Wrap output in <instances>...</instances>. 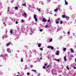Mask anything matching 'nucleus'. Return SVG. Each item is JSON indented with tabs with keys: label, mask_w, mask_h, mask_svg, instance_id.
Returning <instances> with one entry per match:
<instances>
[{
	"label": "nucleus",
	"mask_w": 76,
	"mask_h": 76,
	"mask_svg": "<svg viewBox=\"0 0 76 76\" xmlns=\"http://www.w3.org/2000/svg\"><path fill=\"white\" fill-rule=\"evenodd\" d=\"M33 67V66H32V65H31L30 66V67Z\"/></svg>",
	"instance_id": "72a5a7b5"
},
{
	"label": "nucleus",
	"mask_w": 76,
	"mask_h": 76,
	"mask_svg": "<svg viewBox=\"0 0 76 76\" xmlns=\"http://www.w3.org/2000/svg\"><path fill=\"white\" fill-rule=\"evenodd\" d=\"M59 60H60V59H57L56 60V61H59Z\"/></svg>",
	"instance_id": "7c9ffc66"
},
{
	"label": "nucleus",
	"mask_w": 76,
	"mask_h": 76,
	"mask_svg": "<svg viewBox=\"0 0 76 76\" xmlns=\"http://www.w3.org/2000/svg\"><path fill=\"white\" fill-rule=\"evenodd\" d=\"M56 55H57L58 56L59 55V51L58 50L56 52Z\"/></svg>",
	"instance_id": "20e7f679"
},
{
	"label": "nucleus",
	"mask_w": 76,
	"mask_h": 76,
	"mask_svg": "<svg viewBox=\"0 0 76 76\" xmlns=\"http://www.w3.org/2000/svg\"><path fill=\"white\" fill-rule=\"evenodd\" d=\"M39 50L41 51H42V50H43V48H39Z\"/></svg>",
	"instance_id": "dca6fc26"
},
{
	"label": "nucleus",
	"mask_w": 76,
	"mask_h": 76,
	"mask_svg": "<svg viewBox=\"0 0 76 76\" xmlns=\"http://www.w3.org/2000/svg\"><path fill=\"white\" fill-rule=\"evenodd\" d=\"M48 26L47 25H45V28H48Z\"/></svg>",
	"instance_id": "5701e85b"
},
{
	"label": "nucleus",
	"mask_w": 76,
	"mask_h": 76,
	"mask_svg": "<svg viewBox=\"0 0 76 76\" xmlns=\"http://www.w3.org/2000/svg\"><path fill=\"white\" fill-rule=\"evenodd\" d=\"M45 66H47V64H45Z\"/></svg>",
	"instance_id": "58836bf2"
},
{
	"label": "nucleus",
	"mask_w": 76,
	"mask_h": 76,
	"mask_svg": "<svg viewBox=\"0 0 76 76\" xmlns=\"http://www.w3.org/2000/svg\"><path fill=\"white\" fill-rule=\"evenodd\" d=\"M49 0V1H50V0Z\"/></svg>",
	"instance_id": "3c124183"
},
{
	"label": "nucleus",
	"mask_w": 76,
	"mask_h": 76,
	"mask_svg": "<svg viewBox=\"0 0 76 76\" xmlns=\"http://www.w3.org/2000/svg\"><path fill=\"white\" fill-rule=\"evenodd\" d=\"M59 23V21H56V23H57V24H58Z\"/></svg>",
	"instance_id": "4be33fe9"
},
{
	"label": "nucleus",
	"mask_w": 76,
	"mask_h": 76,
	"mask_svg": "<svg viewBox=\"0 0 76 76\" xmlns=\"http://www.w3.org/2000/svg\"><path fill=\"white\" fill-rule=\"evenodd\" d=\"M2 56H3V55H0V57H2Z\"/></svg>",
	"instance_id": "79ce46f5"
},
{
	"label": "nucleus",
	"mask_w": 76,
	"mask_h": 76,
	"mask_svg": "<svg viewBox=\"0 0 76 76\" xmlns=\"http://www.w3.org/2000/svg\"><path fill=\"white\" fill-rule=\"evenodd\" d=\"M60 76H61V75H60Z\"/></svg>",
	"instance_id": "8fccbe9b"
},
{
	"label": "nucleus",
	"mask_w": 76,
	"mask_h": 76,
	"mask_svg": "<svg viewBox=\"0 0 76 76\" xmlns=\"http://www.w3.org/2000/svg\"><path fill=\"white\" fill-rule=\"evenodd\" d=\"M48 22H50V19H48Z\"/></svg>",
	"instance_id": "c756f323"
},
{
	"label": "nucleus",
	"mask_w": 76,
	"mask_h": 76,
	"mask_svg": "<svg viewBox=\"0 0 76 76\" xmlns=\"http://www.w3.org/2000/svg\"><path fill=\"white\" fill-rule=\"evenodd\" d=\"M40 56H42V54H41V53H40Z\"/></svg>",
	"instance_id": "49530a36"
},
{
	"label": "nucleus",
	"mask_w": 76,
	"mask_h": 76,
	"mask_svg": "<svg viewBox=\"0 0 76 76\" xmlns=\"http://www.w3.org/2000/svg\"><path fill=\"white\" fill-rule=\"evenodd\" d=\"M47 48H51V50H54V47L51 46H47Z\"/></svg>",
	"instance_id": "f03ea898"
},
{
	"label": "nucleus",
	"mask_w": 76,
	"mask_h": 76,
	"mask_svg": "<svg viewBox=\"0 0 76 76\" xmlns=\"http://www.w3.org/2000/svg\"><path fill=\"white\" fill-rule=\"evenodd\" d=\"M41 44H38V47H41Z\"/></svg>",
	"instance_id": "a211bd4d"
},
{
	"label": "nucleus",
	"mask_w": 76,
	"mask_h": 76,
	"mask_svg": "<svg viewBox=\"0 0 76 76\" xmlns=\"http://www.w3.org/2000/svg\"><path fill=\"white\" fill-rule=\"evenodd\" d=\"M40 60H42V57H41L40 58Z\"/></svg>",
	"instance_id": "37998d69"
},
{
	"label": "nucleus",
	"mask_w": 76,
	"mask_h": 76,
	"mask_svg": "<svg viewBox=\"0 0 76 76\" xmlns=\"http://www.w3.org/2000/svg\"><path fill=\"white\" fill-rule=\"evenodd\" d=\"M27 75L28 76V75H29V72H27Z\"/></svg>",
	"instance_id": "c85d7f7f"
},
{
	"label": "nucleus",
	"mask_w": 76,
	"mask_h": 76,
	"mask_svg": "<svg viewBox=\"0 0 76 76\" xmlns=\"http://www.w3.org/2000/svg\"><path fill=\"white\" fill-rule=\"evenodd\" d=\"M22 15H23V16H26V15H27V14H26V13L24 12L23 13V14H22Z\"/></svg>",
	"instance_id": "6e6552de"
},
{
	"label": "nucleus",
	"mask_w": 76,
	"mask_h": 76,
	"mask_svg": "<svg viewBox=\"0 0 76 76\" xmlns=\"http://www.w3.org/2000/svg\"><path fill=\"white\" fill-rule=\"evenodd\" d=\"M18 73L19 74V75H20V73H19V72H18Z\"/></svg>",
	"instance_id": "c03bdc74"
},
{
	"label": "nucleus",
	"mask_w": 76,
	"mask_h": 76,
	"mask_svg": "<svg viewBox=\"0 0 76 76\" xmlns=\"http://www.w3.org/2000/svg\"><path fill=\"white\" fill-rule=\"evenodd\" d=\"M7 51L8 52H9V53H10V52L9 51H10V49L7 48Z\"/></svg>",
	"instance_id": "4468645a"
},
{
	"label": "nucleus",
	"mask_w": 76,
	"mask_h": 76,
	"mask_svg": "<svg viewBox=\"0 0 76 76\" xmlns=\"http://www.w3.org/2000/svg\"><path fill=\"white\" fill-rule=\"evenodd\" d=\"M64 59L65 61H66V60H67V59H66V56H65L64 57Z\"/></svg>",
	"instance_id": "f8f14e48"
},
{
	"label": "nucleus",
	"mask_w": 76,
	"mask_h": 76,
	"mask_svg": "<svg viewBox=\"0 0 76 76\" xmlns=\"http://www.w3.org/2000/svg\"><path fill=\"white\" fill-rule=\"evenodd\" d=\"M60 24H62L63 23V21L62 20H61L60 22Z\"/></svg>",
	"instance_id": "aec40b11"
},
{
	"label": "nucleus",
	"mask_w": 76,
	"mask_h": 76,
	"mask_svg": "<svg viewBox=\"0 0 76 76\" xmlns=\"http://www.w3.org/2000/svg\"><path fill=\"white\" fill-rule=\"evenodd\" d=\"M74 69H76V67H74Z\"/></svg>",
	"instance_id": "ea45409f"
},
{
	"label": "nucleus",
	"mask_w": 76,
	"mask_h": 76,
	"mask_svg": "<svg viewBox=\"0 0 76 76\" xmlns=\"http://www.w3.org/2000/svg\"><path fill=\"white\" fill-rule=\"evenodd\" d=\"M10 33L11 34H13V30H12L11 29L10 30Z\"/></svg>",
	"instance_id": "9d476101"
},
{
	"label": "nucleus",
	"mask_w": 76,
	"mask_h": 76,
	"mask_svg": "<svg viewBox=\"0 0 76 76\" xmlns=\"http://www.w3.org/2000/svg\"><path fill=\"white\" fill-rule=\"evenodd\" d=\"M60 20V18H59L58 19L56 20V21H57L58 22H59Z\"/></svg>",
	"instance_id": "423d86ee"
},
{
	"label": "nucleus",
	"mask_w": 76,
	"mask_h": 76,
	"mask_svg": "<svg viewBox=\"0 0 76 76\" xmlns=\"http://www.w3.org/2000/svg\"><path fill=\"white\" fill-rule=\"evenodd\" d=\"M53 41V39H51L50 40V42H52Z\"/></svg>",
	"instance_id": "393cba45"
},
{
	"label": "nucleus",
	"mask_w": 76,
	"mask_h": 76,
	"mask_svg": "<svg viewBox=\"0 0 76 76\" xmlns=\"http://www.w3.org/2000/svg\"><path fill=\"white\" fill-rule=\"evenodd\" d=\"M17 76H19V75H17Z\"/></svg>",
	"instance_id": "09e8293b"
},
{
	"label": "nucleus",
	"mask_w": 76,
	"mask_h": 76,
	"mask_svg": "<svg viewBox=\"0 0 76 76\" xmlns=\"http://www.w3.org/2000/svg\"><path fill=\"white\" fill-rule=\"evenodd\" d=\"M64 50V51H66V48H64L63 49Z\"/></svg>",
	"instance_id": "412c9836"
},
{
	"label": "nucleus",
	"mask_w": 76,
	"mask_h": 76,
	"mask_svg": "<svg viewBox=\"0 0 76 76\" xmlns=\"http://www.w3.org/2000/svg\"><path fill=\"white\" fill-rule=\"evenodd\" d=\"M25 22V20H23L22 19L21 21V22L22 23H23Z\"/></svg>",
	"instance_id": "ddd939ff"
},
{
	"label": "nucleus",
	"mask_w": 76,
	"mask_h": 76,
	"mask_svg": "<svg viewBox=\"0 0 76 76\" xmlns=\"http://www.w3.org/2000/svg\"><path fill=\"white\" fill-rule=\"evenodd\" d=\"M11 44V42H9L8 43H7L6 44V46L7 47H8L9 45H10Z\"/></svg>",
	"instance_id": "39448f33"
},
{
	"label": "nucleus",
	"mask_w": 76,
	"mask_h": 76,
	"mask_svg": "<svg viewBox=\"0 0 76 76\" xmlns=\"http://www.w3.org/2000/svg\"><path fill=\"white\" fill-rule=\"evenodd\" d=\"M8 12H9V10H8Z\"/></svg>",
	"instance_id": "de8ad7c7"
},
{
	"label": "nucleus",
	"mask_w": 76,
	"mask_h": 76,
	"mask_svg": "<svg viewBox=\"0 0 76 76\" xmlns=\"http://www.w3.org/2000/svg\"><path fill=\"white\" fill-rule=\"evenodd\" d=\"M58 10V9L56 8V9H55V10H54V12H57V10Z\"/></svg>",
	"instance_id": "9b49d317"
},
{
	"label": "nucleus",
	"mask_w": 76,
	"mask_h": 76,
	"mask_svg": "<svg viewBox=\"0 0 76 76\" xmlns=\"http://www.w3.org/2000/svg\"><path fill=\"white\" fill-rule=\"evenodd\" d=\"M32 71H33V72H36V70H34V69H32Z\"/></svg>",
	"instance_id": "b1692460"
},
{
	"label": "nucleus",
	"mask_w": 76,
	"mask_h": 76,
	"mask_svg": "<svg viewBox=\"0 0 76 76\" xmlns=\"http://www.w3.org/2000/svg\"><path fill=\"white\" fill-rule=\"evenodd\" d=\"M15 23L16 24H18V21H16V22H15Z\"/></svg>",
	"instance_id": "f704fd0d"
},
{
	"label": "nucleus",
	"mask_w": 76,
	"mask_h": 76,
	"mask_svg": "<svg viewBox=\"0 0 76 76\" xmlns=\"http://www.w3.org/2000/svg\"><path fill=\"white\" fill-rule=\"evenodd\" d=\"M18 7H15V9H18Z\"/></svg>",
	"instance_id": "473e14b6"
},
{
	"label": "nucleus",
	"mask_w": 76,
	"mask_h": 76,
	"mask_svg": "<svg viewBox=\"0 0 76 76\" xmlns=\"http://www.w3.org/2000/svg\"><path fill=\"white\" fill-rule=\"evenodd\" d=\"M65 18H66V19H69V18L68 16H65Z\"/></svg>",
	"instance_id": "2eb2a0df"
},
{
	"label": "nucleus",
	"mask_w": 76,
	"mask_h": 76,
	"mask_svg": "<svg viewBox=\"0 0 76 76\" xmlns=\"http://www.w3.org/2000/svg\"><path fill=\"white\" fill-rule=\"evenodd\" d=\"M75 63H76V59H75Z\"/></svg>",
	"instance_id": "a18cd8bd"
},
{
	"label": "nucleus",
	"mask_w": 76,
	"mask_h": 76,
	"mask_svg": "<svg viewBox=\"0 0 76 76\" xmlns=\"http://www.w3.org/2000/svg\"><path fill=\"white\" fill-rule=\"evenodd\" d=\"M11 14H12V15H13V14H14V12H12L11 13Z\"/></svg>",
	"instance_id": "a19ab883"
},
{
	"label": "nucleus",
	"mask_w": 76,
	"mask_h": 76,
	"mask_svg": "<svg viewBox=\"0 0 76 76\" xmlns=\"http://www.w3.org/2000/svg\"><path fill=\"white\" fill-rule=\"evenodd\" d=\"M70 50L71 51V53H74V50H73V48L70 49Z\"/></svg>",
	"instance_id": "0eeeda50"
},
{
	"label": "nucleus",
	"mask_w": 76,
	"mask_h": 76,
	"mask_svg": "<svg viewBox=\"0 0 76 76\" xmlns=\"http://www.w3.org/2000/svg\"><path fill=\"white\" fill-rule=\"evenodd\" d=\"M21 62H23V58H21Z\"/></svg>",
	"instance_id": "6ab92c4d"
},
{
	"label": "nucleus",
	"mask_w": 76,
	"mask_h": 76,
	"mask_svg": "<svg viewBox=\"0 0 76 76\" xmlns=\"http://www.w3.org/2000/svg\"><path fill=\"white\" fill-rule=\"evenodd\" d=\"M42 21L44 22H47V19L45 18H42Z\"/></svg>",
	"instance_id": "7ed1b4c3"
},
{
	"label": "nucleus",
	"mask_w": 76,
	"mask_h": 76,
	"mask_svg": "<svg viewBox=\"0 0 76 76\" xmlns=\"http://www.w3.org/2000/svg\"><path fill=\"white\" fill-rule=\"evenodd\" d=\"M43 69H45V66H44L43 67Z\"/></svg>",
	"instance_id": "2f4dec72"
},
{
	"label": "nucleus",
	"mask_w": 76,
	"mask_h": 76,
	"mask_svg": "<svg viewBox=\"0 0 76 76\" xmlns=\"http://www.w3.org/2000/svg\"><path fill=\"white\" fill-rule=\"evenodd\" d=\"M65 4L66 5H67L68 4V2L66 1V0H65Z\"/></svg>",
	"instance_id": "1a4fd4ad"
},
{
	"label": "nucleus",
	"mask_w": 76,
	"mask_h": 76,
	"mask_svg": "<svg viewBox=\"0 0 76 76\" xmlns=\"http://www.w3.org/2000/svg\"><path fill=\"white\" fill-rule=\"evenodd\" d=\"M39 12H41V10H40V9H39L38 10Z\"/></svg>",
	"instance_id": "e433bc0d"
},
{
	"label": "nucleus",
	"mask_w": 76,
	"mask_h": 76,
	"mask_svg": "<svg viewBox=\"0 0 76 76\" xmlns=\"http://www.w3.org/2000/svg\"><path fill=\"white\" fill-rule=\"evenodd\" d=\"M66 68L67 69H68V70H69V68L68 66H67Z\"/></svg>",
	"instance_id": "cd10ccee"
},
{
	"label": "nucleus",
	"mask_w": 76,
	"mask_h": 76,
	"mask_svg": "<svg viewBox=\"0 0 76 76\" xmlns=\"http://www.w3.org/2000/svg\"><path fill=\"white\" fill-rule=\"evenodd\" d=\"M42 29H40V32H42Z\"/></svg>",
	"instance_id": "c9c22d12"
},
{
	"label": "nucleus",
	"mask_w": 76,
	"mask_h": 76,
	"mask_svg": "<svg viewBox=\"0 0 76 76\" xmlns=\"http://www.w3.org/2000/svg\"><path fill=\"white\" fill-rule=\"evenodd\" d=\"M62 17L63 18H65V17H66V16H65V15H62Z\"/></svg>",
	"instance_id": "f3484780"
},
{
	"label": "nucleus",
	"mask_w": 76,
	"mask_h": 76,
	"mask_svg": "<svg viewBox=\"0 0 76 76\" xmlns=\"http://www.w3.org/2000/svg\"><path fill=\"white\" fill-rule=\"evenodd\" d=\"M22 6H26V4H22Z\"/></svg>",
	"instance_id": "a878e982"
},
{
	"label": "nucleus",
	"mask_w": 76,
	"mask_h": 76,
	"mask_svg": "<svg viewBox=\"0 0 76 76\" xmlns=\"http://www.w3.org/2000/svg\"><path fill=\"white\" fill-rule=\"evenodd\" d=\"M34 18L36 22H37V21H38V19H37V17H36V15H34Z\"/></svg>",
	"instance_id": "f257e3e1"
},
{
	"label": "nucleus",
	"mask_w": 76,
	"mask_h": 76,
	"mask_svg": "<svg viewBox=\"0 0 76 76\" xmlns=\"http://www.w3.org/2000/svg\"><path fill=\"white\" fill-rule=\"evenodd\" d=\"M70 33V31H68V34H69Z\"/></svg>",
	"instance_id": "4c0bfd02"
},
{
	"label": "nucleus",
	"mask_w": 76,
	"mask_h": 76,
	"mask_svg": "<svg viewBox=\"0 0 76 76\" xmlns=\"http://www.w3.org/2000/svg\"><path fill=\"white\" fill-rule=\"evenodd\" d=\"M50 66V65H48L46 66L47 68H48Z\"/></svg>",
	"instance_id": "bb28decb"
}]
</instances>
